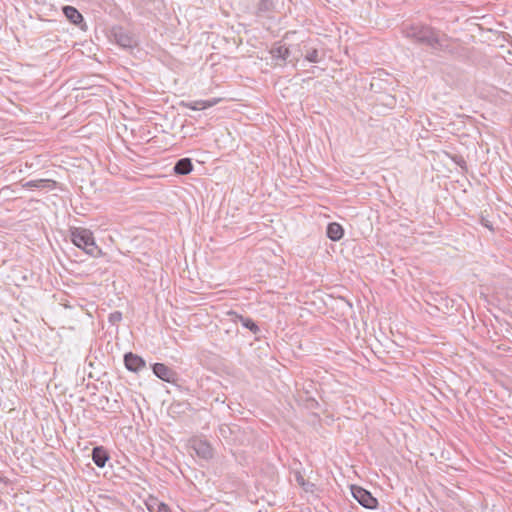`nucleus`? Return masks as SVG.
Here are the masks:
<instances>
[{"label": "nucleus", "instance_id": "nucleus-5", "mask_svg": "<svg viewBox=\"0 0 512 512\" xmlns=\"http://www.w3.org/2000/svg\"><path fill=\"white\" fill-rule=\"evenodd\" d=\"M125 366L128 370L137 372L145 367V361L138 355L127 353L124 356Z\"/></svg>", "mask_w": 512, "mask_h": 512}, {"label": "nucleus", "instance_id": "nucleus-1", "mask_svg": "<svg viewBox=\"0 0 512 512\" xmlns=\"http://www.w3.org/2000/svg\"><path fill=\"white\" fill-rule=\"evenodd\" d=\"M402 33L406 38H410L418 42H424L431 46H435L438 42L437 34L427 26L418 24L404 25Z\"/></svg>", "mask_w": 512, "mask_h": 512}, {"label": "nucleus", "instance_id": "nucleus-17", "mask_svg": "<svg viewBox=\"0 0 512 512\" xmlns=\"http://www.w3.org/2000/svg\"><path fill=\"white\" fill-rule=\"evenodd\" d=\"M121 319H122V314L118 311L111 313L109 316V321L113 324L120 322Z\"/></svg>", "mask_w": 512, "mask_h": 512}, {"label": "nucleus", "instance_id": "nucleus-11", "mask_svg": "<svg viewBox=\"0 0 512 512\" xmlns=\"http://www.w3.org/2000/svg\"><path fill=\"white\" fill-rule=\"evenodd\" d=\"M92 459L98 467L102 468L108 460V455L102 447H95L92 452Z\"/></svg>", "mask_w": 512, "mask_h": 512}, {"label": "nucleus", "instance_id": "nucleus-18", "mask_svg": "<svg viewBox=\"0 0 512 512\" xmlns=\"http://www.w3.org/2000/svg\"><path fill=\"white\" fill-rule=\"evenodd\" d=\"M119 43L121 46H124V47H128V46H131V40L129 38H124V39H121L119 40Z\"/></svg>", "mask_w": 512, "mask_h": 512}, {"label": "nucleus", "instance_id": "nucleus-16", "mask_svg": "<svg viewBox=\"0 0 512 512\" xmlns=\"http://www.w3.org/2000/svg\"><path fill=\"white\" fill-rule=\"evenodd\" d=\"M305 58L307 61L312 62V63L319 62L318 50L312 49V50L308 51Z\"/></svg>", "mask_w": 512, "mask_h": 512}, {"label": "nucleus", "instance_id": "nucleus-7", "mask_svg": "<svg viewBox=\"0 0 512 512\" xmlns=\"http://www.w3.org/2000/svg\"><path fill=\"white\" fill-rule=\"evenodd\" d=\"M220 102L219 98H213L209 100H196L185 103L184 106L190 110H204L215 106Z\"/></svg>", "mask_w": 512, "mask_h": 512}, {"label": "nucleus", "instance_id": "nucleus-14", "mask_svg": "<svg viewBox=\"0 0 512 512\" xmlns=\"http://www.w3.org/2000/svg\"><path fill=\"white\" fill-rule=\"evenodd\" d=\"M55 181L49 180V179H39L34 180L33 187L34 188H47V189H53L55 187Z\"/></svg>", "mask_w": 512, "mask_h": 512}, {"label": "nucleus", "instance_id": "nucleus-15", "mask_svg": "<svg viewBox=\"0 0 512 512\" xmlns=\"http://www.w3.org/2000/svg\"><path fill=\"white\" fill-rule=\"evenodd\" d=\"M239 318L244 327L248 328L254 333L258 332V326L251 319L243 318L242 316H240Z\"/></svg>", "mask_w": 512, "mask_h": 512}, {"label": "nucleus", "instance_id": "nucleus-4", "mask_svg": "<svg viewBox=\"0 0 512 512\" xmlns=\"http://www.w3.org/2000/svg\"><path fill=\"white\" fill-rule=\"evenodd\" d=\"M189 443L190 447L200 458L208 460L213 457V449L207 441L200 438H193Z\"/></svg>", "mask_w": 512, "mask_h": 512}, {"label": "nucleus", "instance_id": "nucleus-10", "mask_svg": "<svg viewBox=\"0 0 512 512\" xmlns=\"http://www.w3.org/2000/svg\"><path fill=\"white\" fill-rule=\"evenodd\" d=\"M344 231L340 224L333 222L327 227V236L332 241H338L343 237Z\"/></svg>", "mask_w": 512, "mask_h": 512}, {"label": "nucleus", "instance_id": "nucleus-13", "mask_svg": "<svg viewBox=\"0 0 512 512\" xmlns=\"http://www.w3.org/2000/svg\"><path fill=\"white\" fill-rule=\"evenodd\" d=\"M270 53L275 59L286 60L289 56V49L286 46L278 43L270 50Z\"/></svg>", "mask_w": 512, "mask_h": 512}, {"label": "nucleus", "instance_id": "nucleus-3", "mask_svg": "<svg viewBox=\"0 0 512 512\" xmlns=\"http://www.w3.org/2000/svg\"><path fill=\"white\" fill-rule=\"evenodd\" d=\"M351 493L358 503L367 509H375L378 505L377 499L373 497L369 491L360 486L352 485Z\"/></svg>", "mask_w": 512, "mask_h": 512}, {"label": "nucleus", "instance_id": "nucleus-6", "mask_svg": "<svg viewBox=\"0 0 512 512\" xmlns=\"http://www.w3.org/2000/svg\"><path fill=\"white\" fill-rule=\"evenodd\" d=\"M153 373L161 380L166 382H172L175 377V373L172 369L163 363H156L153 365Z\"/></svg>", "mask_w": 512, "mask_h": 512}, {"label": "nucleus", "instance_id": "nucleus-8", "mask_svg": "<svg viewBox=\"0 0 512 512\" xmlns=\"http://www.w3.org/2000/svg\"><path fill=\"white\" fill-rule=\"evenodd\" d=\"M146 507L149 512H171L169 506L155 497H149L146 501Z\"/></svg>", "mask_w": 512, "mask_h": 512}, {"label": "nucleus", "instance_id": "nucleus-12", "mask_svg": "<svg viewBox=\"0 0 512 512\" xmlns=\"http://www.w3.org/2000/svg\"><path fill=\"white\" fill-rule=\"evenodd\" d=\"M63 13L66 16V18L73 24H79L83 21L82 15L76 8L72 6H64Z\"/></svg>", "mask_w": 512, "mask_h": 512}, {"label": "nucleus", "instance_id": "nucleus-2", "mask_svg": "<svg viewBox=\"0 0 512 512\" xmlns=\"http://www.w3.org/2000/svg\"><path fill=\"white\" fill-rule=\"evenodd\" d=\"M70 234L73 244L86 253L93 255L97 250L93 233L89 229L75 227L71 229Z\"/></svg>", "mask_w": 512, "mask_h": 512}, {"label": "nucleus", "instance_id": "nucleus-9", "mask_svg": "<svg viewBox=\"0 0 512 512\" xmlns=\"http://www.w3.org/2000/svg\"><path fill=\"white\" fill-rule=\"evenodd\" d=\"M192 169L193 165L189 158L180 159L174 166V172L179 175H187Z\"/></svg>", "mask_w": 512, "mask_h": 512}]
</instances>
